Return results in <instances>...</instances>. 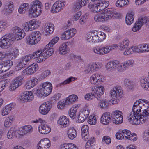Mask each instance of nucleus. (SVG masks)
Returning <instances> with one entry per match:
<instances>
[{"label":"nucleus","mask_w":149,"mask_h":149,"mask_svg":"<svg viewBox=\"0 0 149 149\" xmlns=\"http://www.w3.org/2000/svg\"><path fill=\"white\" fill-rule=\"evenodd\" d=\"M15 36L12 34H6L0 39V47L6 49L10 47V45L13 44L15 40Z\"/></svg>","instance_id":"nucleus-6"},{"label":"nucleus","mask_w":149,"mask_h":149,"mask_svg":"<svg viewBox=\"0 0 149 149\" xmlns=\"http://www.w3.org/2000/svg\"><path fill=\"white\" fill-rule=\"evenodd\" d=\"M38 79L35 77H33L31 80L28 81L26 84L25 86L27 89H30L34 87L38 83Z\"/></svg>","instance_id":"nucleus-35"},{"label":"nucleus","mask_w":149,"mask_h":149,"mask_svg":"<svg viewBox=\"0 0 149 149\" xmlns=\"http://www.w3.org/2000/svg\"><path fill=\"white\" fill-rule=\"evenodd\" d=\"M119 64V61L117 60L113 61L108 62L106 65V68L109 70H115Z\"/></svg>","instance_id":"nucleus-33"},{"label":"nucleus","mask_w":149,"mask_h":149,"mask_svg":"<svg viewBox=\"0 0 149 149\" xmlns=\"http://www.w3.org/2000/svg\"><path fill=\"white\" fill-rule=\"evenodd\" d=\"M32 123H40V125L38 127V131L39 132L42 134H47L51 131L50 127L41 118H39L36 119L35 120L31 121Z\"/></svg>","instance_id":"nucleus-8"},{"label":"nucleus","mask_w":149,"mask_h":149,"mask_svg":"<svg viewBox=\"0 0 149 149\" xmlns=\"http://www.w3.org/2000/svg\"><path fill=\"white\" fill-rule=\"evenodd\" d=\"M91 90H92V93H94V97L100 100L104 93V89L103 86H100L96 88H92Z\"/></svg>","instance_id":"nucleus-17"},{"label":"nucleus","mask_w":149,"mask_h":149,"mask_svg":"<svg viewBox=\"0 0 149 149\" xmlns=\"http://www.w3.org/2000/svg\"><path fill=\"white\" fill-rule=\"evenodd\" d=\"M118 13L113 9L108 8L103 13H99L94 17L95 21L97 22H102L110 19L113 17H116L119 16Z\"/></svg>","instance_id":"nucleus-2"},{"label":"nucleus","mask_w":149,"mask_h":149,"mask_svg":"<svg viewBox=\"0 0 149 149\" xmlns=\"http://www.w3.org/2000/svg\"><path fill=\"white\" fill-rule=\"evenodd\" d=\"M139 48L140 50V53L149 52V45L146 44L139 45Z\"/></svg>","instance_id":"nucleus-49"},{"label":"nucleus","mask_w":149,"mask_h":149,"mask_svg":"<svg viewBox=\"0 0 149 149\" xmlns=\"http://www.w3.org/2000/svg\"><path fill=\"white\" fill-rule=\"evenodd\" d=\"M30 24V22L29 21L28 22H26L23 24V28L26 31H32L31 27V25Z\"/></svg>","instance_id":"nucleus-61"},{"label":"nucleus","mask_w":149,"mask_h":149,"mask_svg":"<svg viewBox=\"0 0 149 149\" xmlns=\"http://www.w3.org/2000/svg\"><path fill=\"white\" fill-rule=\"evenodd\" d=\"M77 96L75 94L71 95L67 97L65 100V104H70L78 99Z\"/></svg>","instance_id":"nucleus-38"},{"label":"nucleus","mask_w":149,"mask_h":149,"mask_svg":"<svg viewBox=\"0 0 149 149\" xmlns=\"http://www.w3.org/2000/svg\"><path fill=\"white\" fill-rule=\"evenodd\" d=\"M124 139L126 140L128 139V138L131 135V132L130 131L127 129H124L122 132Z\"/></svg>","instance_id":"nucleus-57"},{"label":"nucleus","mask_w":149,"mask_h":149,"mask_svg":"<svg viewBox=\"0 0 149 149\" xmlns=\"http://www.w3.org/2000/svg\"><path fill=\"white\" fill-rule=\"evenodd\" d=\"M89 113V110L87 109L86 108L84 109L83 111L78 116V122L81 123L84 122L88 118Z\"/></svg>","instance_id":"nucleus-23"},{"label":"nucleus","mask_w":149,"mask_h":149,"mask_svg":"<svg viewBox=\"0 0 149 149\" xmlns=\"http://www.w3.org/2000/svg\"><path fill=\"white\" fill-rule=\"evenodd\" d=\"M33 131V128L32 126L30 125H26L19 128L18 134L23 136L26 134H31Z\"/></svg>","instance_id":"nucleus-18"},{"label":"nucleus","mask_w":149,"mask_h":149,"mask_svg":"<svg viewBox=\"0 0 149 149\" xmlns=\"http://www.w3.org/2000/svg\"><path fill=\"white\" fill-rule=\"evenodd\" d=\"M58 125L61 128H65L69 124V119L65 116H61L58 121Z\"/></svg>","instance_id":"nucleus-27"},{"label":"nucleus","mask_w":149,"mask_h":149,"mask_svg":"<svg viewBox=\"0 0 149 149\" xmlns=\"http://www.w3.org/2000/svg\"><path fill=\"white\" fill-rule=\"evenodd\" d=\"M39 146L42 147H44V146H48V147H50L51 146L50 141L47 138L42 139L40 141L37 146Z\"/></svg>","instance_id":"nucleus-47"},{"label":"nucleus","mask_w":149,"mask_h":149,"mask_svg":"<svg viewBox=\"0 0 149 149\" xmlns=\"http://www.w3.org/2000/svg\"><path fill=\"white\" fill-rule=\"evenodd\" d=\"M61 9L54 3L51 9V12L54 13L59 12Z\"/></svg>","instance_id":"nucleus-62"},{"label":"nucleus","mask_w":149,"mask_h":149,"mask_svg":"<svg viewBox=\"0 0 149 149\" xmlns=\"http://www.w3.org/2000/svg\"><path fill=\"white\" fill-rule=\"evenodd\" d=\"M105 80L104 77L99 73L93 74L90 78V82L92 84L100 83L104 81Z\"/></svg>","instance_id":"nucleus-14"},{"label":"nucleus","mask_w":149,"mask_h":149,"mask_svg":"<svg viewBox=\"0 0 149 149\" xmlns=\"http://www.w3.org/2000/svg\"><path fill=\"white\" fill-rule=\"evenodd\" d=\"M14 104L11 103L4 107L2 110L1 114L3 116H5L8 114L10 111L13 109L14 107Z\"/></svg>","instance_id":"nucleus-32"},{"label":"nucleus","mask_w":149,"mask_h":149,"mask_svg":"<svg viewBox=\"0 0 149 149\" xmlns=\"http://www.w3.org/2000/svg\"><path fill=\"white\" fill-rule=\"evenodd\" d=\"M110 101L105 99L101 100L98 104L99 107L103 109H108Z\"/></svg>","instance_id":"nucleus-34"},{"label":"nucleus","mask_w":149,"mask_h":149,"mask_svg":"<svg viewBox=\"0 0 149 149\" xmlns=\"http://www.w3.org/2000/svg\"><path fill=\"white\" fill-rule=\"evenodd\" d=\"M29 13L31 17H35L39 15L42 11V5L38 0L34 1L31 4Z\"/></svg>","instance_id":"nucleus-5"},{"label":"nucleus","mask_w":149,"mask_h":149,"mask_svg":"<svg viewBox=\"0 0 149 149\" xmlns=\"http://www.w3.org/2000/svg\"><path fill=\"white\" fill-rule=\"evenodd\" d=\"M102 66V64L98 62L90 63L86 68L84 72L86 74H91L100 69Z\"/></svg>","instance_id":"nucleus-9"},{"label":"nucleus","mask_w":149,"mask_h":149,"mask_svg":"<svg viewBox=\"0 0 149 149\" xmlns=\"http://www.w3.org/2000/svg\"><path fill=\"white\" fill-rule=\"evenodd\" d=\"M111 115L113 123L115 124H119L123 122V116L122 113L121 111L116 110Z\"/></svg>","instance_id":"nucleus-13"},{"label":"nucleus","mask_w":149,"mask_h":149,"mask_svg":"<svg viewBox=\"0 0 149 149\" xmlns=\"http://www.w3.org/2000/svg\"><path fill=\"white\" fill-rule=\"evenodd\" d=\"M67 135L69 138L71 140L73 139L77 135L75 129L73 127L70 128L68 130Z\"/></svg>","instance_id":"nucleus-37"},{"label":"nucleus","mask_w":149,"mask_h":149,"mask_svg":"<svg viewBox=\"0 0 149 149\" xmlns=\"http://www.w3.org/2000/svg\"><path fill=\"white\" fill-rule=\"evenodd\" d=\"M18 133L16 130L11 128L7 133V137L8 139H11L15 137H17V135H19Z\"/></svg>","instance_id":"nucleus-42"},{"label":"nucleus","mask_w":149,"mask_h":149,"mask_svg":"<svg viewBox=\"0 0 149 149\" xmlns=\"http://www.w3.org/2000/svg\"><path fill=\"white\" fill-rule=\"evenodd\" d=\"M14 6L13 2H11L6 3L5 5L4 10L6 13H11L13 10Z\"/></svg>","instance_id":"nucleus-41"},{"label":"nucleus","mask_w":149,"mask_h":149,"mask_svg":"<svg viewBox=\"0 0 149 149\" xmlns=\"http://www.w3.org/2000/svg\"><path fill=\"white\" fill-rule=\"evenodd\" d=\"M92 51L94 54L100 55H104L108 54L106 45H101L93 47Z\"/></svg>","instance_id":"nucleus-11"},{"label":"nucleus","mask_w":149,"mask_h":149,"mask_svg":"<svg viewBox=\"0 0 149 149\" xmlns=\"http://www.w3.org/2000/svg\"><path fill=\"white\" fill-rule=\"evenodd\" d=\"M129 2L128 0H118L116 2V5L118 7H122L125 5H127Z\"/></svg>","instance_id":"nucleus-50"},{"label":"nucleus","mask_w":149,"mask_h":149,"mask_svg":"<svg viewBox=\"0 0 149 149\" xmlns=\"http://www.w3.org/2000/svg\"><path fill=\"white\" fill-rule=\"evenodd\" d=\"M54 3L59 7L61 10L62 9V8L64 7L66 4V3L62 0H59L56 2Z\"/></svg>","instance_id":"nucleus-60"},{"label":"nucleus","mask_w":149,"mask_h":149,"mask_svg":"<svg viewBox=\"0 0 149 149\" xmlns=\"http://www.w3.org/2000/svg\"><path fill=\"white\" fill-rule=\"evenodd\" d=\"M52 84L49 82H45L41 84L39 88L37 89L34 93L39 97L42 96H47L52 92Z\"/></svg>","instance_id":"nucleus-4"},{"label":"nucleus","mask_w":149,"mask_h":149,"mask_svg":"<svg viewBox=\"0 0 149 149\" xmlns=\"http://www.w3.org/2000/svg\"><path fill=\"white\" fill-rule=\"evenodd\" d=\"M41 34L40 32L35 31L32 32L26 38V44L29 45H34L37 43L41 39Z\"/></svg>","instance_id":"nucleus-7"},{"label":"nucleus","mask_w":149,"mask_h":149,"mask_svg":"<svg viewBox=\"0 0 149 149\" xmlns=\"http://www.w3.org/2000/svg\"><path fill=\"white\" fill-rule=\"evenodd\" d=\"M75 78L74 77H71L65 80L63 82L60 83L57 85V87H59L67 84H69L70 82L74 81Z\"/></svg>","instance_id":"nucleus-53"},{"label":"nucleus","mask_w":149,"mask_h":149,"mask_svg":"<svg viewBox=\"0 0 149 149\" xmlns=\"http://www.w3.org/2000/svg\"><path fill=\"white\" fill-rule=\"evenodd\" d=\"M112 118L111 115L109 112H105L102 115L100 118V122L102 124L108 125L111 121Z\"/></svg>","instance_id":"nucleus-26"},{"label":"nucleus","mask_w":149,"mask_h":149,"mask_svg":"<svg viewBox=\"0 0 149 149\" xmlns=\"http://www.w3.org/2000/svg\"><path fill=\"white\" fill-rule=\"evenodd\" d=\"M13 33H10L9 34L13 35L15 38V40H18L21 39L25 36V33L22 29L18 27H15L13 29Z\"/></svg>","instance_id":"nucleus-15"},{"label":"nucleus","mask_w":149,"mask_h":149,"mask_svg":"<svg viewBox=\"0 0 149 149\" xmlns=\"http://www.w3.org/2000/svg\"><path fill=\"white\" fill-rule=\"evenodd\" d=\"M122 90L119 89L117 87H116L111 89L110 91V94L112 98V101L113 103L116 102L118 97H120L123 94Z\"/></svg>","instance_id":"nucleus-12"},{"label":"nucleus","mask_w":149,"mask_h":149,"mask_svg":"<svg viewBox=\"0 0 149 149\" xmlns=\"http://www.w3.org/2000/svg\"><path fill=\"white\" fill-rule=\"evenodd\" d=\"M89 127L87 125L82 126L81 128V135L82 139L86 141L88 139L89 135Z\"/></svg>","instance_id":"nucleus-31"},{"label":"nucleus","mask_w":149,"mask_h":149,"mask_svg":"<svg viewBox=\"0 0 149 149\" xmlns=\"http://www.w3.org/2000/svg\"><path fill=\"white\" fill-rule=\"evenodd\" d=\"M69 51L66 43H63L60 45L59 48V53L61 54L65 55L68 53Z\"/></svg>","instance_id":"nucleus-39"},{"label":"nucleus","mask_w":149,"mask_h":149,"mask_svg":"<svg viewBox=\"0 0 149 149\" xmlns=\"http://www.w3.org/2000/svg\"><path fill=\"white\" fill-rule=\"evenodd\" d=\"M60 149H78L77 146L72 143H64L61 146Z\"/></svg>","instance_id":"nucleus-45"},{"label":"nucleus","mask_w":149,"mask_h":149,"mask_svg":"<svg viewBox=\"0 0 149 149\" xmlns=\"http://www.w3.org/2000/svg\"><path fill=\"white\" fill-rule=\"evenodd\" d=\"M30 22L32 31L37 28L40 24V22L34 20L30 21Z\"/></svg>","instance_id":"nucleus-55"},{"label":"nucleus","mask_w":149,"mask_h":149,"mask_svg":"<svg viewBox=\"0 0 149 149\" xmlns=\"http://www.w3.org/2000/svg\"><path fill=\"white\" fill-rule=\"evenodd\" d=\"M52 105L49 102H47L42 104L39 107V111L43 115L47 114L50 111Z\"/></svg>","instance_id":"nucleus-19"},{"label":"nucleus","mask_w":149,"mask_h":149,"mask_svg":"<svg viewBox=\"0 0 149 149\" xmlns=\"http://www.w3.org/2000/svg\"><path fill=\"white\" fill-rule=\"evenodd\" d=\"M88 0H79L78 4L76 5V8L79 9L83 6H84L87 3Z\"/></svg>","instance_id":"nucleus-56"},{"label":"nucleus","mask_w":149,"mask_h":149,"mask_svg":"<svg viewBox=\"0 0 149 149\" xmlns=\"http://www.w3.org/2000/svg\"><path fill=\"white\" fill-rule=\"evenodd\" d=\"M54 25L52 23H48L45 24L44 26L45 34L49 35L52 33L54 30Z\"/></svg>","instance_id":"nucleus-30"},{"label":"nucleus","mask_w":149,"mask_h":149,"mask_svg":"<svg viewBox=\"0 0 149 149\" xmlns=\"http://www.w3.org/2000/svg\"><path fill=\"white\" fill-rule=\"evenodd\" d=\"M141 99L137 100L133 105L132 112H131L127 116L128 121L132 124L138 125L143 123L144 118L140 117L141 111L146 107L143 102Z\"/></svg>","instance_id":"nucleus-1"},{"label":"nucleus","mask_w":149,"mask_h":149,"mask_svg":"<svg viewBox=\"0 0 149 149\" xmlns=\"http://www.w3.org/2000/svg\"><path fill=\"white\" fill-rule=\"evenodd\" d=\"M36 58L37 59V56L36 52L33 53L32 54L26 55L22 58L19 60L20 62L22 64L27 65V63L30 62V60Z\"/></svg>","instance_id":"nucleus-24"},{"label":"nucleus","mask_w":149,"mask_h":149,"mask_svg":"<svg viewBox=\"0 0 149 149\" xmlns=\"http://www.w3.org/2000/svg\"><path fill=\"white\" fill-rule=\"evenodd\" d=\"M14 118L12 116L7 118L4 122V125L6 127H10L11 125L12 122L14 121Z\"/></svg>","instance_id":"nucleus-51"},{"label":"nucleus","mask_w":149,"mask_h":149,"mask_svg":"<svg viewBox=\"0 0 149 149\" xmlns=\"http://www.w3.org/2000/svg\"><path fill=\"white\" fill-rule=\"evenodd\" d=\"M134 61L133 59H130L123 63V65L125 69L132 67L134 65Z\"/></svg>","instance_id":"nucleus-48"},{"label":"nucleus","mask_w":149,"mask_h":149,"mask_svg":"<svg viewBox=\"0 0 149 149\" xmlns=\"http://www.w3.org/2000/svg\"><path fill=\"white\" fill-rule=\"evenodd\" d=\"M111 142V140L110 138L107 136H104L103 137L102 143L103 144H109Z\"/></svg>","instance_id":"nucleus-63"},{"label":"nucleus","mask_w":149,"mask_h":149,"mask_svg":"<svg viewBox=\"0 0 149 149\" xmlns=\"http://www.w3.org/2000/svg\"><path fill=\"white\" fill-rule=\"evenodd\" d=\"M129 41L128 39H125L122 42L120 43V47L122 50L123 49H125L129 46Z\"/></svg>","instance_id":"nucleus-54"},{"label":"nucleus","mask_w":149,"mask_h":149,"mask_svg":"<svg viewBox=\"0 0 149 149\" xmlns=\"http://www.w3.org/2000/svg\"><path fill=\"white\" fill-rule=\"evenodd\" d=\"M134 13L133 12H130L128 13L125 17V21L126 24L128 25H131L133 22Z\"/></svg>","instance_id":"nucleus-36"},{"label":"nucleus","mask_w":149,"mask_h":149,"mask_svg":"<svg viewBox=\"0 0 149 149\" xmlns=\"http://www.w3.org/2000/svg\"><path fill=\"white\" fill-rule=\"evenodd\" d=\"M59 40V38L58 37H56L54 38L47 45V46H49L52 47L53 45L57 43Z\"/></svg>","instance_id":"nucleus-58"},{"label":"nucleus","mask_w":149,"mask_h":149,"mask_svg":"<svg viewBox=\"0 0 149 149\" xmlns=\"http://www.w3.org/2000/svg\"><path fill=\"white\" fill-rule=\"evenodd\" d=\"M10 81L9 79H7L0 82V92L4 89L8 85V84Z\"/></svg>","instance_id":"nucleus-52"},{"label":"nucleus","mask_w":149,"mask_h":149,"mask_svg":"<svg viewBox=\"0 0 149 149\" xmlns=\"http://www.w3.org/2000/svg\"><path fill=\"white\" fill-rule=\"evenodd\" d=\"M34 98V96L31 91H25L22 94L20 99L24 102H30Z\"/></svg>","instance_id":"nucleus-25"},{"label":"nucleus","mask_w":149,"mask_h":149,"mask_svg":"<svg viewBox=\"0 0 149 149\" xmlns=\"http://www.w3.org/2000/svg\"><path fill=\"white\" fill-rule=\"evenodd\" d=\"M19 52L18 49L17 48H14L12 52L8 53V56L11 59H15L18 55Z\"/></svg>","instance_id":"nucleus-44"},{"label":"nucleus","mask_w":149,"mask_h":149,"mask_svg":"<svg viewBox=\"0 0 149 149\" xmlns=\"http://www.w3.org/2000/svg\"><path fill=\"white\" fill-rule=\"evenodd\" d=\"M54 51L52 47L47 46V45L43 49L37 50L36 52L37 56V62L40 63L45 60L51 56Z\"/></svg>","instance_id":"nucleus-3"},{"label":"nucleus","mask_w":149,"mask_h":149,"mask_svg":"<svg viewBox=\"0 0 149 149\" xmlns=\"http://www.w3.org/2000/svg\"><path fill=\"white\" fill-rule=\"evenodd\" d=\"M13 62L10 60L3 61L0 63V73L8 70L13 65Z\"/></svg>","instance_id":"nucleus-16"},{"label":"nucleus","mask_w":149,"mask_h":149,"mask_svg":"<svg viewBox=\"0 0 149 149\" xmlns=\"http://www.w3.org/2000/svg\"><path fill=\"white\" fill-rule=\"evenodd\" d=\"M24 77L22 76H19L15 78L10 86L9 90L13 91L21 86L23 83Z\"/></svg>","instance_id":"nucleus-10"},{"label":"nucleus","mask_w":149,"mask_h":149,"mask_svg":"<svg viewBox=\"0 0 149 149\" xmlns=\"http://www.w3.org/2000/svg\"><path fill=\"white\" fill-rule=\"evenodd\" d=\"M140 84L145 90L149 91V81L148 78L144 76L141 77L140 79Z\"/></svg>","instance_id":"nucleus-29"},{"label":"nucleus","mask_w":149,"mask_h":149,"mask_svg":"<svg viewBox=\"0 0 149 149\" xmlns=\"http://www.w3.org/2000/svg\"><path fill=\"white\" fill-rule=\"evenodd\" d=\"M143 25L140 19H138V22H136L132 28V30L134 32H136L140 30L142 25Z\"/></svg>","instance_id":"nucleus-46"},{"label":"nucleus","mask_w":149,"mask_h":149,"mask_svg":"<svg viewBox=\"0 0 149 149\" xmlns=\"http://www.w3.org/2000/svg\"><path fill=\"white\" fill-rule=\"evenodd\" d=\"M38 68V65L33 64L23 70L22 72V74L23 75L26 74L29 75L32 74L36 71Z\"/></svg>","instance_id":"nucleus-22"},{"label":"nucleus","mask_w":149,"mask_h":149,"mask_svg":"<svg viewBox=\"0 0 149 149\" xmlns=\"http://www.w3.org/2000/svg\"><path fill=\"white\" fill-rule=\"evenodd\" d=\"M88 7L93 12L97 13L100 12L97 3L95 4L93 2H90L88 5Z\"/></svg>","instance_id":"nucleus-43"},{"label":"nucleus","mask_w":149,"mask_h":149,"mask_svg":"<svg viewBox=\"0 0 149 149\" xmlns=\"http://www.w3.org/2000/svg\"><path fill=\"white\" fill-rule=\"evenodd\" d=\"M98 38H99V42L103 41L106 38L105 33L102 32H98Z\"/></svg>","instance_id":"nucleus-59"},{"label":"nucleus","mask_w":149,"mask_h":149,"mask_svg":"<svg viewBox=\"0 0 149 149\" xmlns=\"http://www.w3.org/2000/svg\"><path fill=\"white\" fill-rule=\"evenodd\" d=\"M140 19L143 24H146V25L149 26V16L142 17Z\"/></svg>","instance_id":"nucleus-64"},{"label":"nucleus","mask_w":149,"mask_h":149,"mask_svg":"<svg viewBox=\"0 0 149 149\" xmlns=\"http://www.w3.org/2000/svg\"><path fill=\"white\" fill-rule=\"evenodd\" d=\"M76 33V30L74 28L65 31L62 35V39L64 40H68L73 36Z\"/></svg>","instance_id":"nucleus-21"},{"label":"nucleus","mask_w":149,"mask_h":149,"mask_svg":"<svg viewBox=\"0 0 149 149\" xmlns=\"http://www.w3.org/2000/svg\"><path fill=\"white\" fill-rule=\"evenodd\" d=\"M29 4L27 3H24L21 4L18 9V12L21 14H23L29 9Z\"/></svg>","instance_id":"nucleus-40"},{"label":"nucleus","mask_w":149,"mask_h":149,"mask_svg":"<svg viewBox=\"0 0 149 149\" xmlns=\"http://www.w3.org/2000/svg\"><path fill=\"white\" fill-rule=\"evenodd\" d=\"M86 38L88 42H94L95 43L99 42L98 33L97 31H92L88 33Z\"/></svg>","instance_id":"nucleus-20"},{"label":"nucleus","mask_w":149,"mask_h":149,"mask_svg":"<svg viewBox=\"0 0 149 149\" xmlns=\"http://www.w3.org/2000/svg\"><path fill=\"white\" fill-rule=\"evenodd\" d=\"M142 101L144 103H145V106L147 107L146 109H145L144 108L142 110L143 112L140 116L141 118H144V121H143V123H145L146 120V117L149 116V103L148 102V101L146 100H142Z\"/></svg>","instance_id":"nucleus-28"}]
</instances>
